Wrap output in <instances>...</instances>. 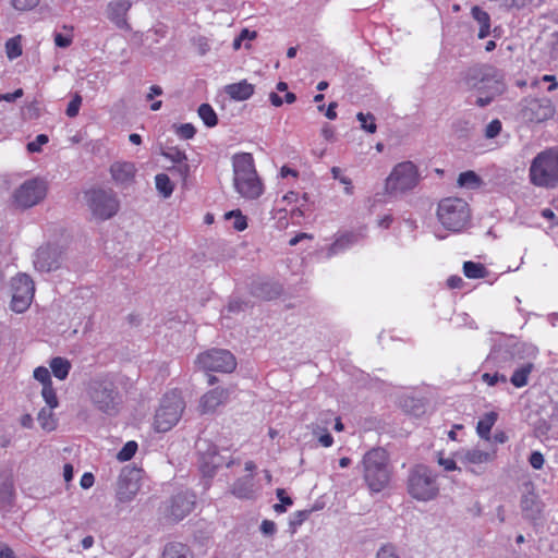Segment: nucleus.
Segmentation results:
<instances>
[{
	"mask_svg": "<svg viewBox=\"0 0 558 558\" xmlns=\"http://www.w3.org/2000/svg\"><path fill=\"white\" fill-rule=\"evenodd\" d=\"M464 86L474 93V104L488 106L496 97L506 92L505 75L501 70L490 64L469 68L462 78Z\"/></svg>",
	"mask_w": 558,
	"mask_h": 558,
	"instance_id": "nucleus-1",
	"label": "nucleus"
},
{
	"mask_svg": "<svg viewBox=\"0 0 558 558\" xmlns=\"http://www.w3.org/2000/svg\"><path fill=\"white\" fill-rule=\"evenodd\" d=\"M232 167L235 191L244 198H258L264 192V185L257 174L252 154H235L232 157Z\"/></svg>",
	"mask_w": 558,
	"mask_h": 558,
	"instance_id": "nucleus-2",
	"label": "nucleus"
},
{
	"mask_svg": "<svg viewBox=\"0 0 558 558\" xmlns=\"http://www.w3.org/2000/svg\"><path fill=\"white\" fill-rule=\"evenodd\" d=\"M364 480L372 492L379 493L390 482L389 456L383 448H373L362 460Z\"/></svg>",
	"mask_w": 558,
	"mask_h": 558,
	"instance_id": "nucleus-3",
	"label": "nucleus"
},
{
	"mask_svg": "<svg viewBox=\"0 0 558 558\" xmlns=\"http://www.w3.org/2000/svg\"><path fill=\"white\" fill-rule=\"evenodd\" d=\"M530 182L544 189L558 186V149H547L538 153L529 169Z\"/></svg>",
	"mask_w": 558,
	"mask_h": 558,
	"instance_id": "nucleus-4",
	"label": "nucleus"
},
{
	"mask_svg": "<svg viewBox=\"0 0 558 558\" xmlns=\"http://www.w3.org/2000/svg\"><path fill=\"white\" fill-rule=\"evenodd\" d=\"M407 489L417 501L434 500L439 495L437 475L426 465H415L409 473Z\"/></svg>",
	"mask_w": 558,
	"mask_h": 558,
	"instance_id": "nucleus-5",
	"label": "nucleus"
},
{
	"mask_svg": "<svg viewBox=\"0 0 558 558\" xmlns=\"http://www.w3.org/2000/svg\"><path fill=\"white\" fill-rule=\"evenodd\" d=\"M437 218L447 230L459 232L470 222L471 210L464 199L446 197L438 204Z\"/></svg>",
	"mask_w": 558,
	"mask_h": 558,
	"instance_id": "nucleus-6",
	"label": "nucleus"
},
{
	"mask_svg": "<svg viewBox=\"0 0 558 558\" xmlns=\"http://www.w3.org/2000/svg\"><path fill=\"white\" fill-rule=\"evenodd\" d=\"M184 409L185 402L179 391L172 390L167 392L162 397L160 405L155 414V429L159 433H166L170 430L180 421Z\"/></svg>",
	"mask_w": 558,
	"mask_h": 558,
	"instance_id": "nucleus-7",
	"label": "nucleus"
},
{
	"mask_svg": "<svg viewBox=\"0 0 558 558\" xmlns=\"http://www.w3.org/2000/svg\"><path fill=\"white\" fill-rule=\"evenodd\" d=\"M47 192V182L40 178H33L24 181L13 191L11 202L17 209H28L41 203Z\"/></svg>",
	"mask_w": 558,
	"mask_h": 558,
	"instance_id": "nucleus-8",
	"label": "nucleus"
},
{
	"mask_svg": "<svg viewBox=\"0 0 558 558\" xmlns=\"http://www.w3.org/2000/svg\"><path fill=\"white\" fill-rule=\"evenodd\" d=\"M420 181L416 166L412 161L396 165L386 179V191L389 194L404 193L414 189Z\"/></svg>",
	"mask_w": 558,
	"mask_h": 558,
	"instance_id": "nucleus-9",
	"label": "nucleus"
},
{
	"mask_svg": "<svg viewBox=\"0 0 558 558\" xmlns=\"http://www.w3.org/2000/svg\"><path fill=\"white\" fill-rule=\"evenodd\" d=\"M88 396L98 410L108 414L117 412L120 397L111 381L101 379L90 381Z\"/></svg>",
	"mask_w": 558,
	"mask_h": 558,
	"instance_id": "nucleus-10",
	"label": "nucleus"
},
{
	"mask_svg": "<svg viewBox=\"0 0 558 558\" xmlns=\"http://www.w3.org/2000/svg\"><path fill=\"white\" fill-rule=\"evenodd\" d=\"M35 284L26 274H19L11 279L10 310L16 314L25 313L34 299Z\"/></svg>",
	"mask_w": 558,
	"mask_h": 558,
	"instance_id": "nucleus-11",
	"label": "nucleus"
},
{
	"mask_svg": "<svg viewBox=\"0 0 558 558\" xmlns=\"http://www.w3.org/2000/svg\"><path fill=\"white\" fill-rule=\"evenodd\" d=\"M195 365L204 372L231 373L235 369L236 362L228 350L210 349L196 356Z\"/></svg>",
	"mask_w": 558,
	"mask_h": 558,
	"instance_id": "nucleus-12",
	"label": "nucleus"
},
{
	"mask_svg": "<svg viewBox=\"0 0 558 558\" xmlns=\"http://www.w3.org/2000/svg\"><path fill=\"white\" fill-rule=\"evenodd\" d=\"M86 197L88 208L95 219H110L119 210V201L116 194L111 191L93 190L86 193Z\"/></svg>",
	"mask_w": 558,
	"mask_h": 558,
	"instance_id": "nucleus-13",
	"label": "nucleus"
},
{
	"mask_svg": "<svg viewBox=\"0 0 558 558\" xmlns=\"http://www.w3.org/2000/svg\"><path fill=\"white\" fill-rule=\"evenodd\" d=\"M522 114L525 120L539 123L554 117L555 106L548 98L526 99Z\"/></svg>",
	"mask_w": 558,
	"mask_h": 558,
	"instance_id": "nucleus-14",
	"label": "nucleus"
},
{
	"mask_svg": "<svg viewBox=\"0 0 558 558\" xmlns=\"http://www.w3.org/2000/svg\"><path fill=\"white\" fill-rule=\"evenodd\" d=\"M141 489L140 473L135 470L123 471L118 481L117 499L121 504L131 502Z\"/></svg>",
	"mask_w": 558,
	"mask_h": 558,
	"instance_id": "nucleus-15",
	"label": "nucleus"
},
{
	"mask_svg": "<svg viewBox=\"0 0 558 558\" xmlns=\"http://www.w3.org/2000/svg\"><path fill=\"white\" fill-rule=\"evenodd\" d=\"M62 252L54 246H43L37 250L34 258V266L39 271H51L60 267Z\"/></svg>",
	"mask_w": 558,
	"mask_h": 558,
	"instance_id": "nucleus-16",
	"label": "nucleus"
},
{
	"mask_svg": "<svg viewBox=\"0 0 558 558\" xmlns=\"http://www.w3.org/2000/svg\"><path fill=\"white\" fill-rule=\"evenodd\" d=\"M229 399V390L223 387H216L205 392L198 401V412L201 414H211L223 405Z\"/></svg>",
	"mask_w": 558,
	"mask_h": 558,
	"instance_id": "nucleus-17",
	"label": "nucleus"
},
{
	"mask_svg": "<svg viewBox=\"0 0 558 558\" xmlns=\"http://www.w3.org/2000/svg\"><path fill=\"white\" fill-rule=\"evenodd\" d=\"M132 7L130 0H111L106 8L107 17L120 29L130 31L128 13Z\"/></svg>",
	"mask_w": 558,
	"mask_h": 558,
	"instance_id": "nucleus-18",
	"label": "nucleus"
},
{
	"mask_svg": "<svg viewBox=\"0 0 558 558\" xmlns=\"http://www.w3.org/2000/svg\"><path fill=\"white\" fill-rule=\"evenodd\" d=\"M195 495L191 493H181L172 498L170 506V515L174 520H182L194 508Z\"/></svg>",
	"mask_w": 558,
	"mask_h": 558,
	"instance_id": "nucleus-19",
	"label": "nucleus"
},
{
	"mask_svg": "<svg viewBox=\"0 0 558 558\" xmlns=\"http://www.w3.org/2000/svg\"><path fill=\"white\" fill-rule=\"evenodd\" d=\"M457 456L472 472H474L473 466L493 462L496 457L495 452L484 451L478 448L461 451Z\"/></svg>",
	"mask_w": 558,
	"mask_h": 558,
	"instance_id": "nucleus-20",
	"label": "nucleus"
},
{
	"mask_svg": "<svg viewBox=\"0 0 558 558\" xmlns=\"http://www.w3.org/2000/svg\"><path fill=\"white\" fill-rule=\"evenodd\" d=\"M136 173L135 165L128 161H117L110 167L112 180L120 185H129L133 182Z\"/></svg>",
	"mask_w": 558,
	"mask_h": 558,
	"instance_id": "nucleus-21",
	"label": "nucleus"
},
{
	"mask_svg": "<svg viewBox=\"0 0 558 558\" xmlns=\"http://www.w3.org/2000/svg\"><path fill=\"white\" fill-rule=\"evenodd\" d=\"M255 87L246 80L225 86V93L233 100L244 101L254 94Z\"/></svg>",
	"mask_w": 558,
	"mask_h": 558,
	"instance_id": "nucleus-22",
	"label": "nucleus"
},
{
	"mask_svg": "<svg viewBox=\"0 0 558 558\" xmlns=\"http://www.w3.org/2000/svg\"><path fill=\"white\" fill-rule=\"evenodd\" d=\"M232 495L241 499H250L254 497V482L253 475L250 474L245 477L239 478L234 482L231 488Z\"/></svg>",
	"mask_w": 558,
	"mask_h": 558,
	"instance_id": "nucleus-23",
	"label": "nucleus"
},
{
	"mask_svg": "<svg viewBox=\"0 0 558 558\" xmlns=\"http://www.w3.org/2000/svg\"><path fill=\"white\" fill-rule=\"evenodd\" d=\"M357 242V235L352 232H347L338 235L332 244L328 247L327 256L331 257L340 252L347 250Z\"/></svg>",
	"mask_w": 558,
	"mask_h": 558,
	"instance_id": "nucleus-24",
	"label": "nucleus"
},
{
	"mask_svg": "<svg viewBox=\"0 0 558 558\" xmlns=\"http://www.w3.org/2000/svg\"><path fill=\"white\" fill-rule=\"evenodd\" d=\"M498 420L497 412L490 411L483 415V417L477 422L476 425V433L480 436V438L489 441L492 439L490 437V430L495 423Z\"/></svg>",
	"mask_w": 558,
	"mask_h": 558,
	"instance_id": "nucleus-25",
	"label": "nucleus"
},
{
	"mask_svg": "<svg viewBox=\"0 0 558 558\" xmlns=\"http://www.w3.org/2000/svg\"><path fill=\"white\" fill-rule=\"evenodd\" d=\"M473 19L480 24L478 38H486L490 34V17L489 14L475 5L471 10Z\"/></svg>",
	"mask_w": 558,
	"mask_h": 558,
	"instance_id": "nucleus-26",
	"label": "nucleus"
},
{
	"mask_svg": "<svg viewBox=\"0 0 558 558\" xmlns=\"http://www.w3.org/2000/svg\"><path fill=\"white\" fill-rule=\"evenodd\" d=\"M49 366L53 376L59 380H64L72 367L71 362L61 356L52 357L49 362Z\"/></svg>",
	"mask_w": 558,
	"mask_h": 558,
	"instance_id": "nucleus-27",
	"label": "nucleus"
},
{
	"mask_svg": "<svg viewBox=\"0 0 558 558\" xmlns=\"http://www.w3.org/2000/svg\"><path fill=\"white\" fill-rule=\"evenodd\" d=\"M534 369V364L529 362L519 366L512 374L510 381L517 388H522L527 385L529 376Z\"/></svg>",
	"mask_w": 558,
	"mask_h": 558,
	"instance_id": "nucleus-28",
	"label": "nucleus"
},
{
	"mask_svg": "<svg viewBox=\"0 0 558 558\" xmlns=\"http://www.w3.org/2000/svg\"><path fill=\"white\" fill-rule=\"evenodd\" d=\"M162 558H192L190 549L182 543H170L166 545Z\"/></svg>",
	"mask_w": 558,
	"mask_h": 558,
	"instance_id": "nucleus-29",
	"label": "nucleus"
},
{
	"mask_svg": "<svg viewBox=\"0 0 558 558\" xmlns=\"http://www.w3.org/2000/svg\"><path fill=\"white\" fill-rule=\"evenodd\" d=\"M483 181L480 175H477L474 171L469 170L461 172L458 177L457 184L462 189H477L482 185Z\"/></svg>",
	"mask_w": 558,
	"mask_h": 558,
	"instance_id": "nucleus-30",
	"label": "nucleus"
},
{
	"mask_svg": "<svg viewBox=\"0 0 558 558\" xmlns=\"http://www.w3.org/2000/svg\"><path fill=\"white\" fill-rule=\"evenodd\" d=\"M53 409L43 408L37 416V420L43 429L52 432L57 428L58 421L52 412Z\"/></svg>",
	"mask_w": 558,
	"mask_h": 558,
	"instance_id": "nucleus-31",
	"label": "nucleus"
},
{
	"mask_svg": "<svg viewBox=\"0 0 558 558\" xmlns=\"http://www.w3.org/2000/svg\"><path fill=\"white\" fill-rule=\"evenodd\" d=\"M463 272L470 279H482L488 275L487 269L481 263L464 262Z\"/></svg>",
	"mask_w": 558,
	"mask_h": 558,
	"instance_id": "nucleus-32",
	"label": "nucleus"
},
{
	"mask_svg": "<svg viewBox=\"0 0 558 558\" xmlns=\"http://www.w3.org/2000/svg\"><path fill=\"white\" fill-rule=\"evenodd\" d=\"M155 183L156 189L165 198L169 197L174 190V185L170 181L169 177L165 173L157 174L155 177Z\"/></svg>",
	"mask_w": 558,
	"mask_h": 558,
	"instance_id": "nucleus-33",
	"label": "nucleus"
},
{
	"mask_svg": "<svg viewBox=\"0 0 558 558\" xmlns=\"http://www.w3.org/2000/svg\"><path fill=\"white\" fill-rule=\"evenodd\" d=\"M257 37V33L255 31H250L248 28H243L240 35L233 40V49L239 50L242 45L244 48H251V41H253Z\"/></svg>",
	"mask_w": 558,
	"mask_h": 558,
	"instance_id": "nucleus-34",
	"label": "nucleus"
},
{
	"mask_svg": "<svg viewBox=\"0 0 558 558\" xmlns=\"http://www.w3.org/2000/svg\"><path fill=\"white\" fill-rule=\"evenodd\" d=\"M198 116L208 128L217 125L218 119L215 110L208 104H203L198 108Z\"/></svg>",
	"mask_w": 558,
	"mask_h": 558,
	"instance_id": "nucleus-35",
	"label": "nucleus"
},
{
	"mask_svg": "<svg viewBox=\"0 0 558 558\" xmlns=\"http://www.w3.org/2000/svg\"><path fill=\"white\" fill-rule=\"evenodd\" d=\"M22 36L17 35L10 38L5 43V53L10 60H13L22 54Z\"/></svg>",
	"mask_w": 558,
	"mask_h": 558,
	"instance_id": "nucleus-36",
	"label": "nucleus"
},
{
	"mask_svg": "<svg viewBox=\"0 0 558 558\" xmlns=\"http://www.w3.org/2000/svg\"><path fill=\"white\" fill-rule=\"evenodd\" d=\"M15 498V489L12 481H5L0 485V502L11 506Z\"/></svg>",
	"mask_w": 558,
	"mask_h": 558,
	"instance_id": "nucleus-37",
	"label": "nucleus"
},
{
	"mask_svg": "<svg viewBox=\"0 0 558 558\" xmlns=\"http://www.w3.org/2000/svg\"><path fill=\"white\" fill-rule=\"evenodd\" d=\"M40 393L48 408L56 409L59 407V399L56 389L53 388V384L41 387Z\"/></svg>",
	"mask_w": 558,
	"mask_h": 558,
	"instance_id": "nucleus-38",
	"label": "nucleus"
},
{
	"mask_svg": "<svg viewBox=\"0 0 558 558\" xmlns=\"http://www.w3.org/2000/svg\"><path fill=\"white\" fill-rule=\"evenodd\" d=\"M331 174L335 180H338L341 184L344 185L345 194L351 195L353 193V185L351 179L347 177L340 168L332 167Z\"/></svg>",
	"mask_w": 558,
	"mask_h": 558,
	"instance_id": "nucleus-39",
	"label": "nucleus"
},
{
	"mask_svg": "<svg viewBox=\"0 0 558 558\" xmlns=\"http://www.w3.org/2000/svg\"><path fill=\"white\" fill-rule=\"evenodd\" d=\"M137 451V444L133 440L128 441L118 452L117 459L121 462L131 460Z\"/></svg>",
	"mask_w": 558,
	"mask_h": 558,
	"instance_id": "nucleus-40",
	"label": "nucleus"
},
{
	"mask_svg": "<svg viewBox=\"0 0 558 558\" xmlns=\"http://www.w3.org/2000/svg\"><path fill=\"white\" fill-rule=\"evenodd\" d=\"M33 377L41 384L43 387L52 385L51 375L47 367L38 366L33 372Z\"/></svg>",
	"mask_w": 558,
	"mask_h": 558,
	"instance_id": "nucleus-41",
	"label": "nucleus"
},
{
	"mask_svg": "<svg viewBox=\"0 0 558 558\" xmlns=\"http://www.w3.org/2000/svg\"><path fill=\"white\" fill-rule=\"evenodd\" d=\"M233 218V228L238 231H243L247 228L246 217L240 210H232L226 214V219Z\"/></svg>",
	"mask_w": 558,
	"mask_h": 558,
	"instance_id": "nucleus-42",
	"label": "nucleus"
},
{
	"mask_svg": "<svg viewBox=\"0 0 558 558\" xmlns=\"http://www.w3.org/2000/svg\"><path fill=\"white\" fill-rule=\"evenodd\" d=\"M162 156L177 165L187 161L185 153L175 147H171L162 151Z\"/></svg>",
	"mask_w": 558,
	"mask_h": 558,
	"instance_id": "nucleus-43",
	"label": "nucleus"
},
{
	"mask_svg": "<svg viewBox=\"0 0 558 558\" xmlns=\"http://www.w3.org/2000/svg\"><path fill=\"white\" fill-rule=\"evenodd\" d=\"M357 120L361 122V128L367 131L368 133L376 132V123L374 116L367 113H357Z\"/></svg>",
	"mask_w": 558,
	"mask_h": 558,
	"instance_id": "nucleus-44",
	"label": "nucleus"
},
{
	"mask_svg": "<svg viewBox=\"0 0 558 558\" xmlns=\"http://www.w3.org/2000/svg\"><path fill=\"white\" fill-rule=\"evenodd\" d=\"M49 138L46 134H39L36 138L27 144L29 153H39L44 145L48 143Z\"/></svg>",
	"mask_w": 558,
	"mask_h": 558,
	"instance_id": "nucleus-45",
	"label": "nucleus"
},
{
	"mask_svg": "<svg viewBox=\"0 0 558 558\" xmlns=\"http://www.w3.org/2000/svg\"><path fill=\"white\" fill-rule=\"evenodd\" d=\"M82 105V97L75 94L68 105L65 113L69 118H75L78 114Z\"/></svg>",
	"mask_w": 558,
	"mask_h": 558,
	"instance_id": "nucleus-46",
	"label": "nucleus"
},
{
	"mask_svg": "<svg viewBox=\"0 0 558 558\" xmlns=\"http://www.w3.org/2000/svg\"><path fill=\"white\" fill-rule=\"evenodd\" d=\"M14 9L19 11H28L36 8L40 0H10Z\"/></svg>",
	"mask_w": 558,
	"mask_h": 558,
	"instance_id": "nucleus-47",
	"label": "nucleus"
},
{
	"mask_svg": "<svg viewBox=\"0 0 558 558\" xmlns=\"http://www.w3.org/2000/svg\"><path fill=\"white\" fill-rule=\"evenodd\" d=\"M195 133H196V130H195L194 125L191 123L181 124L177 129V134L181 138H184V140H190V138L194 137Z\"/></svg>",
	"mask_w": 558,
	"mask_h": 558,
	"instance_id": "nucleus-48",
	"label": "nucleus"
},
{
	"mask_svg": "<svg viewBox=\"0 0 558 558\" xmlns=\"http://www.w3.org/2000/svg\"><path fill=\"white\" fill-rule=\"evenodd\" d=\"M501 122L498 119L490 121L485 129V136L487 138L496 137L501 131Z\"/></svg>",
	"mask_w": 558,
	"mask_h": 558,
	"instance_id": "nucleus-49",
	"label": "nucleus"
},
{
	"mask_svg": "<svg viewBox=\"0 0 558 558\" xmlns=\"http://www.w3.org/2000/svg\"><path fill=\"white\" fill-rule=\"evenodd\" d=\"M376 558H400L397 550L391 545H385L377 551Z\"/></svg>",
	"mask_w": 558,
	"mask_h": 558,
	"instance_id": "nucleus-50",
	"label": "nucleus"
},
{
	"mask_svg": "<svg viewBox=\"0 0 558 558\" xmlns=\"http://www.w3.org/2000/svg\"><path fill=\"white\" fill-rule=\"evenodd\" d=\"M437 462L445 471L458 470L456 461L452 458H445L441 453H438Z\"/></svg>",
	"mask_w": 558,
	"mask_h": 558,
	"instance_id": "nucleus-51",
	"label": "nucleus"
},
{
	"mask_svg": "<svg viewBox=\"0 0 558 558\" xmlns=\"http://www.w3.org/2000/svg\"><path fill=\"white\" fill-rule=\"evenodd\" d=\"M72 41H73V37L71 34H68V35H63L60 33L54 34V44L57 47L68 48L69 46H71Z\"/></svg>",
	"mask_w": 558,
	"mask_h": 558,
	"instance_id": "nucleus-52",
	"label": "nucleus"
},
{
	"mask_svg": "<svg viewBox=\"0 0 558 558\" xmlns=\"http://www.w3.org/2000/svg\"><path fill=\"white\" fill-rule=\"evenodd\" d=\"M482 379L484 383H486L488 386H495L498 381L506 383L507 377L505 375L499 374H488L485 373L482 375Z\"/></svg>",
	"mask_w": 558,
	"mask_h": 558,
	"instance_id": "nucleus-53",
	"label": "nucleus"
},
{
	"mask_svg": "<svg viewBox=\"0 0 558 558\" xmlns=\"http://www.w3.org/2000/svg\"><path fill=\"white\" fill-rule=\"evenodd\" d=\"M529 462L533 469L541 470L545 462L544 456L539 451H534L530 456Z\"/></svg>",
	"mask_w": 558,
	"mask_h": 558,
	"instance_id": "nucleus-54",
	"label": "nucleus"
},
{
	"mask_svg": "<svg viewBox=\"0 0 558 558\" xmlns=\"http://www.w3.org/2000/svg\"><path fill=\"white\" fill-rule=\"evenodd\" d=\"M171 171L175 172L183 181H185L190 174V165L187 161H183L171 168Z\"/></svg>",
	"mask_w": 558,
	"mask_h": 558,
	"instance_id": "nucleus-55",
	"label": "nucleus"
},
{
	"mask_svg": "<svg viewBox=\"0 0 558 558\" xmlns=\"http://www.w3.org/2000/svg\"><path fill=\"white\" fill-rule=\"evenodd\" d=\"M260 531L265 535H274L277 531V525L274 521L264 520L260 524Z\"/></svg>",
	"mask_w": 558,
	"mask_h": 558,
	"instance_id": "nucleus-56",
	"label": "nucleus"
},
{
	"mask_svg": "<svg viewBox=\"0 0 558 558\" xmlns=\"http://www.w3.org/2000/svg\"><path fill=\"white\" fill-rule=\"evenodd\" d=\"M0 558H16L14 550L7 544L0 541Z\"/></svg>",
	"mask_w": 558,
	"mask_h": 558,
	"instance_id": "nucleus-57",
	"label": "nucleus"
},
{
	"mask_svg": "<svg viewBox=\"0 0 558 558\" xmlns=\"http://www.w3.org/2000/svg\"><path fill=\"white\" fill-rule=\"evenodd\" d=\"M94 482H95L94 475L89 472H86L81 477L80 485L82 488L88 489L94 485Z\"/></svg>",
	"mask_w": 558,
	"mask_h": 558,
	"instance_id": "nucleus-58",
	"label": "nucleus"
},
{
	"mask_svg": "<svg viewBox=\"0 0 558 558\" xmlns=\"http://www.w3.org/2000/svg\"><path fill=\"white\" fill-rule=\"evenodd\" d=\"M22 96H23V89L19 88L14 93L0 94V101L4 100V101L11 102Z\"/></svg>",
	"mask_w": 558,
	"mask_h": 558,
	"instance_id": "nucleus-59",
	"label": "nucleus"
},
{
	"mask_svg": "<svg viewBox=\"0 0 558 558\" xmlns=\"http://www.w3.org/2000/svg\"><path fill=\"white\" fill-rule=\"evenodd\" d=\"M502 1H504V4L508 8L521 9V8L526 7L533 0H502Z\"/></svg>",
	"mask_w": 558,
	"mask_h": 558,
	"instance_id": "nucleus-60",
	"label": "nucleus"
},
{
	"mask_svg": "<svg viewBox=\"0 0 558 558\" xmlns=\"http://www.w3.org/2000/svg\"><path fill=\"white\" fill-rule=\"evenodd\" d=\"M543 82H547V84H550L547 88L548 92H553L558 88V83L556 81V76L546 74L542 77Z\"/></svg>",
	"mask_w": 558,
	"mask_h": 558,
	"instance_id": "nucleus-61",
	"label": "nucleus"
},
{
	"mask_svg": "<svg viewBox=\"0 0 558 558\" xmlns=\"http://www.w3.org/2000/svg\"><path fill=\"white\" fill-rule=\"evenodd\" d=\"M543 82H547V84H550L547 88L548 92H553L558 88V83L556 81V76L546 74L542 77Z\"/></svg>",
	"mask_w": 558,
	"mask_h": 558,
	"instance_id": "nucleus-62",
	"label": "nucleus"
},
{
	"mask_svg": "<svg viewBox=\"0 0 558 558\" xmlns=\"http://www.w3.org/2000/svg\"><path fill=\"white\" fill-rule=\"evenodd\" d=\"M276 493H277L278 499L280 500V502L282 505H284L287 507L292 505V499L286 495L284 489L278 488Z\"/></svg>",
	"mask_w": 558,
	"mask_h": 558,
	"instance_id": "nucleus-63",
	"label": "nucleus"
},
{
	"mask_svg": "<svg viewBox=\"0 0 558 558\" xmlns=\"http://www.w3.org/2000/svg\"><path fill=\"white\" fill-rule=\"evenodd\" d=\"M508 440V436L504 430H496L493 435V441L496 444H505Z\"/></svg>",
	"mask_w": 558,
	"mask_h": 558,
	"instance_id": "nucleus-64",
	"label": "nucleus"
}]
</instances>
